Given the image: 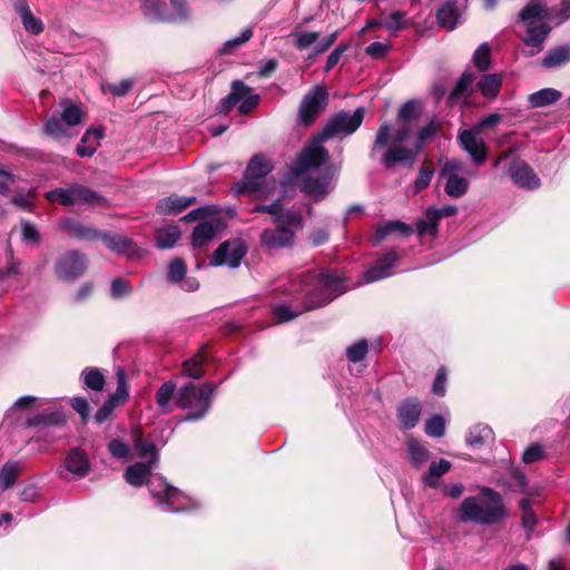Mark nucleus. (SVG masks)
<instances>
[{
	"mask_svg": "<svg viewBox=\"0 0 570 570\" xmlns=\"http://www.w3.org/2000/svg\"><path fill=\"white\" fill-rule=\"evenodd\" d=\"M302 283L306 286L303 299L306 311L322 307L345 292L344 278L332 272L305 274Z\"/></svg>",
	"mask_w": 570,
	"mask_h": 570,
	"instance_id": "obj_1",
	"label": "nucleus"
},
{
	"mask_svg": "<svg viewBox=\"0 0 570 570\" xmlns=\"http://www.w3.org/2000/svg\"><path fill=\"white\" fill-rule=\"evenodd\" d=\"M481 494L490 502L481 504L476 498H465L460 507V520L463 522L473 521L479 524H495L507 517V509L503 504L502 495L491 489L483 488Z\"/></svg>",
	"mask_w": 570,
	"mask_h": 570,
	"instance_id": "obj_2",
	"label": "nucleus"
},
{
	"mask_svg": "<svg viewBox=\"0 0 570 570\" xmlns=\"http://www.w3.org/2000/svg\"><path fill=\"white\" fill-rule=\"evenodd\" d=\"M216 385L206 382L196 386L193 382L186 383L181 386L175 396L177 407L183 410L194 409L195 411L188 412L184 416V421H198L202 420L212 406L213 396Z\"/></svg>",
	"mask_w": 570,
	"mask_h": 570,
	"instance_id": "obj_3",
	"label": "nucleus"
},
{
	"mask_svg": "<svg viewBox=\"0 0 570 570\" xmlns=\"http://www.w3.org/2000/svg\"><path fill=\"white\" fill-rule=\"evenodd\" d=\"M274 170V163L263 154H255L248 161L243 179L234 185L236 195L259 191L264 179Z\"/></svg>",
	"mask_w": 570,
	"mask_h": 570,
	"instance_id": "obj_4",
	"label": "nucleus"
},
{
	"mask_svg": "<svg viewBox=\"0 0 570 570\" xmlns=\"http://www.w3.org/2000/svg\"><path fill=\"white\" fill-rule=\"evenodd\" d=\"M46 199L51 203H58L62 206H73L76 204H86L89 206H106L107 199L91 188L73 184L68 188H55L46 193Z\"/></svg>",
	"mask_w": 570,
	"mask_h": 570,
	"instance_id": "obj_5",
	"label": "nucleus"
},
{
	"mask_svg": "<svg viewBox=\"0 0 570 570\" xmlns=\"http://www.w3.org/2000/svg\"><path fill=\"white\" fill-rule=\"evenodd\" d=\"M365 112L366 110L364 107H358L352 115L344 110L334 114L327 120L322 131H320V140L327 141L341 134L352 135L361 127Z\"/></svg>",
	"mask_w": 570,
	"mask_h": 570,
	"instance_id": "obj_6",
	"label": "nucleus"
},
{
	"mask_svg": "<svg viewBox=\"0 0 570 570\" xmlns=\"http://www.w3.org/2000/svg\"><path fill=\"white\" fill-rule=\"evenodd\" d=\"M324 141L320 140V132L313 141L306 145L298 154L291 171L298 177L313 169L320 168L330 159L328 150L322 146Z\"/></svg>",
	"mask_w": 570,
	"mask_h": 570,
	"instance_id": "obj_7",
	"label": "nucleus"
},
{
	"mask_svg": "<svg viewBox=\"0 0 570 570\" xmlns=\"http://www.w3.org/2000/svg\"><path fill=\"white\" fill-rule=\"evenodd\" d=\"M328 104V91L323 85L305 94L298 108V121L305 127L312 126Z\"/></svg>",
	"mask_w": 570,
	"mask_h": 570,
	"instance_id": "obj_8",
	"label": "nucleus"
},
{
	"mask_svg": "<svg viewBox=\"0 0 570 570\" xmlns=\"http://www.w3.org/2000/svg\"><path fill=\"white\" fill-rule=\"evenodd\" d=\"M87 269L86 256L78 249H71L60 255L53 266V272L60 281H75Z\"/></svg>",
	"mask_w": 570,
	"mask_h": 570,
	"instance_id": "obj_9",
	"label": "nucleus"
},
{
	"mask_svg": "<svg viewBox=\"0 0 570 570\" xmlns=\"http://www.w3.org/2000/svg\"><path fill=\"white\" fill-rule=\"evenodd\" d=\"M116 377V391L108 396L102 406L95 414V421L97 424H102L108 419H110L114 413V410L116 407L124 405L129 399L127 375L122 367L117 368Z\"/></svg>",
	"mask_w": 570,
	"mask_h": 570,
	"instance_id": "obj_10",
	"label": "nucleus"
},
{
	"mask_svg": "<svg viewBox=\"0 0 570 570\" xmlns=\"http://www.w3.org/2000/svg\"><path fill=\"white\" fill-rule=\"evenodd\" d=\"M247 253V248L239 239H228L223 242L210 257L212 266H228L236 268L240 265Z\"/></svg>",
	"mask_w": 570,
	"mask_h": 570,
	"instance_id": "obj_11",
	"label": "nucleus"
},
{
	"mask_svg": "<svg viewBox=\"0 0 570 570\" xmlns=\"http://www.w3.org/2000/svg\"><path fill=\"white\" fill-rule=\"evenodd\" d=\"M295 238L296 233L294 229L276 225V228L264 229L259 236V242L266 249L277 250L293 247Z\"/></svg>",
	"mask_w": 570,
	"mask_h": 570,
	"instance_id": "obj_12",
	"label": "nucleus"
},
{
	"mask_svg": "<svg viewBox=\"0 0 570 570\" xmlns=\"http://www.w3.org/2000/svg\"><path fill=\"white\" fill-rule=\"evenodd\" d=\"M59 229L71 238L87 242L101 240L104 234L102 230L71 217L60 218Z\"/></svg>",
	"mask_w": 570,
	"mask_h": 570,
	"instance_id": "obj_13",
	"label": "nucleus"
},
{
	"mask_svg": "<svg viewBox=\"0 0 570 570\" xmlns=\"http://www.w3.org/2000/svg\"><path fill=\"white\" fill-rule=\"evenodd\" d=\"M101 242H104L108 249L118 255H125L131 259L141 257V249L126 235L104 232Z\"/></svg>",
	"mask_w": 570,
	"mask_h": 570,
	"instance_id": "obj_14",
	"label": "nucleus"
},
{
	"mask_svg": "<svg viewBox=\"0 0 570 570\" xmlns=\"http://www.w3.org/2000/svg\"><path fill=\"white\" fill-rule=\"evenodd\" d=\"M226 222L220 217H214L208 222L198 223L193 230L191 244L194 247H204L217 233L226 228Z\"/></svg>",
	"mask_w": 570,
	"mask_h": 570,
	"instance_id": "obj_15",
	"label": "nucleus"
},
{
	"mask_svg": "<svg viewBox=\"0 0 570 570\" xmlns=\"http://www.w3.org/2000/svg\"><path fill=\"white\" fill-rule=\"evenodd\" d=\"M400 256L396 252L390 250L380 256L375 263L364 273L367 283L377 282L392 275V268L396 265Z\"/></svg>",
	"mask_w": 570,
	"mask_h": 570,
	"instance_id": "obj_16",
	"label": "nucleus"
},
{
	"mask_svg": "<svg viewBox=\"0 0 570 570\" xmlns=\"http://www.w3.org/2000/svg\"><path fill=\"white\" fill-rule=\"evenodd\" d=\"M420 154L415 150L414 146L411 148L392 144L383 154L381 158V163L384 165L385 168L391 169L396 164H405L409 163V166H412L414 161L416 160L417 156Z\"/></svg>",
	"mask_w": 570,
	"mask_h": 570,
	"instance_id": "obj_17",
	"label": "nucleus"
},
{
	"mask_svg": "<svg viewBox=\"0 0 570 570\" xmlns=\"http://www.w3.org/2000/svg\"><path fill=\"white\" fill-rule=\"evenodd\" d=\"M513 181L529 189H535L540 186V179L529 164L521 159H514L509 168Z\"/></svg>",
	"mask_w": 570,
	"mask_h": 570,
	"instance_id": "obj_18",
	"label": "nucleus"
},
{
	"mask_svg": "<svg viewBox=\"0 0 570 570\" xmlns=\"http://www.w3.org/2000/svg\"><path fill=\"white\" fill-rule=\"evenodd\" d=\"M422 413V404L417 397H407L397 407L396 416L401 426L410 430L416 426Z\"/></svg>",
	"mask_w": 570,
	"mask_h": 570,
	"instance_id": "obj_19",
	"label": "nucleus"
},
{
	"mask_svg": "<svg viewBox=\"0 0 570 570\" xmlns=\"http://www.w3.org/2000/svg\"><path fill=\"white\" fill-rule=\"evenodd\" d=\"M462 148L470 154L476 165L485 161L488 147L483 140H478L473 129H465L459 134Z\"/></svg>",
	"mask_w": 570,
	"mask_h": 570,
	"instance_id": "obj_20",
	"label": "nucleus"
},
{
	"mask_svg": "<svg viewBox=\"0 0 570 570\" xmlns=\"http://www.w3.org/2000/svg\"><path fill=\"white\" fill-rule=\"evenodd\" d=\"M65 466L70 473L81 479L90 471V460L83 449L72 448L65 459Z\"/></svg>",
	"mask_w": 570,
	"mask_h": 570,
	"instance_id": "obj_21",
	"label": "nucleus"
},
{
	"mask_svg": "<svg viewBox=\"0 0 570 570\" xmlns=\"http://www.w3.org/2000/svg\"><path fill=\"white\" fill-rule=\"evenodd\" d=\"M196 202L195 196L170 195L158 200L156 210L160 215L179 214Z\"/></svg>",
	"mask_w": 570,
	"mask_h": 570,
	"instance_id": "obj_22",
	"label": "nucleus"
},
{
	"mask_svg": "<svg viewBox=\"0 0 570 570\" xmlns=\"http://www.w3.org/2000/svg\"><path fill=\"white\" fill-rule=\"evenodd\" d=\"M253 91V88L247 86L242 80H234L232 82V90L230 92L224 97L218 107L217 110L219 114L228 115L229 111L239 104L246 95Z\"/></svg>",
	"mask_w": 570,
	"mask_h": 570,
	"instance_id": "obj_23",
	"label": "nucleus"
},
{
	"mask_svg": "<svg viewBox=\"0 0 570 570\" xmlns=\"http://www.w3.org/2000/svg\"><path fill=\"white\" fill-rule=\"evenodd\" d=\"M460 6L458 0H448L436 10V22L441 28L454 30L460 19Z\"/></svg>",
	"mask_w": 570,
	"mask_h": 570,
	"instance_id": "obj_24",
	"label": "nucleus"
},
{
	"mask_svg": "<svg viewBox=\"0 0 570 570\" xmlns=\"http://www.w3.org/2000/svg\"><path fill=\"white\" fill-rule=\"evenodd\" d=\"M14 11L20 16L26 31L31 35H39L43 31L42 21L32 14L27 0H17Z\"/></svg>",
	"mask_w": 570,
	"mask_h": 570,
	"instance_id": "obj_25",
	"label": "nucleus"
},
{
	"mask_svg": "<svg viewBox=\"0 0 570 570\" xmlns=\"http://www.w3.org/2000/svg\"><path fill=\"white\" fill-rule=\"evenodd\" d=\"M67 423V416L61 410H46L28 417L26 425L31 426H61Z\"/></svg>",
	"mask_w": 570,
	"mask_h": 570,
	"instance_id": "obj_26",
	"label": "nucleus"
},
{
	"mask_svg": "<svg viewBox=\"0 0 570 570\" xmlns=\"http://www.w3.org/2000/svg\"><path fill=\"white\" fill-rule=\"evenodd\" d=\"M154 463L151 462H136L129 465L125 472V479L127 483L132 487L139 488L148 482V478L151 474Z\"/></svg>",
	"mask_w": 570,
	"mask_h": 570,
	"instance_id": "obj_27",
	"label": "nucleus"
},
{
	"mask_svg": "<svg viewBox=\"0 0 570 570\" xmlns=\"http://www.w3.org/2000/svg\"><path fill=\"white\" fill-rule=\"evenodd\" d=\"M134 438V445L139 456L149 458L148 462L156 463L158 459V450L155 443L147 442L144 439V431L141 426H136L131 430Z\"/></svg>",
	"mask_w": 570,
	"mask_h": 570,
	"instance_id": "obj_28",
	"label": "nucleus"
},
{
	"mask_svg": "<svg viewBox=\"0 0 570 570\" xmlns=\"http://www.w3.org/2000/svg\"><path fill=\"white\" fill-rule=\"evenodd\" d=\"M413 232L414 229L410 224L403 223L401 220H389L383 225L377 226L374 237L376 243H380L392 234H400L406 237L410 236Z\"/></svg>",
	"mask_w": 570,
	"mask_h": 570,
	"instance_id": "obj_29",
	"label": "nucleus"
},
{
	"mask_svg": "<svg viewBox=\"0 0 570 570\" xmlns=\"http://www.w3.org/2000/svg\"><path fill=\"white\" fill-rule=\"evenodd\" d=\"M570 61V43H566L548 50L541 65L547 69L564 66Z\"/></svg>",
	"mask_w": 570,
	"mask_h": 570,
	"instance_id": "obj_30",
	"label": "nucleus"
},
{
	"mask_svg": "<svg viewBox=\"0 0 570 570\" xmlns=\"http://www.w3.org/2000/svg\"><path fill=\"white\" fill-rule=\"evenodd\" d=\"M327 177L305 176L301 181V190L307 196L323 198L327 195Z\"/></svg>",
	"mask_w": 570,
	"mask_h": 570,
	"instance_id": "obj_31",
	"label": "nucleus"
},
{
	"mask_svg": "<svg viewBox=\"0 0 570 570\" xmlns=\"http://www.w3.org/2000/svg\"><path fill=\"white\" fill-rule=\"evenodd\" d=\"M60 106L62 108L60 118L65 125L72 127L82 122L86 112L80 105H77L71 100H62Z\"/></svg>",
	"mask_w": 570,
	"mask_h": 570,
	"instance_id": "obj_32",
	"label": "nucleus"
},
{
	"mask_svg": "<svg viewBox=\"0 0 570 570\" xmlns=\"http://www.w3.org/2000/svg\"><path fill=\"white\" fill-rule=\"evenodd\" d=\"M527 26V37L523 42L529 47H540L551 31V27L547 22H540L539 24L529 22Z\"/></svg>",
	"mask_w": 570,
	"mask_h": 570,
	"instance_id": "obj_33",
	"label": "nucleus"
},
{
	"mask_svg": "<svg viewBox=\"0 0 570 570\" xmlns=\"http://www.w3.org/2000/svg\"><path fill=\"white\" fill-rule=\"evenodd\" d=\"M493 440V431L487 424H476L470 429L465 442L472 448H481Z\"/></svg>",
	"mask_w": 570,
	"mask_h": 570,
	"instance_id": "obj_34",
	"label": "nucleus"
},
{
	"mask_svg": "<svg viewBox=\"0 0 570 570\" xmlns=\"http://www.w3.org/2000/svg\"><path fill=\"white\" fill-rule=\"evenodd\" d=\"M416 233L419 236L431 235L435 237L438 235L439 220L434 207H428L424 217L416 222Z\"/></svg>",
	"mask_w": 570,
	"mask_h": 570,
	"instance_id": "obj_35",
	"label": "nucleus"
},
{
	"mask_svg": "<svg viewBox=\"0 0 570 570\" xmlns=\"http://www.w3.org/2000/svg\"><path fill=\"white\" fill-rule=\"evenodd\" d=\"M476 86L485 98L494 99L502 87V77L498 73L484 75Z\"/></svg>",
	"mask_w": 570,
	"mask_h": 570,
	"instance_id": "obj_36",
	"label": "nucleus"
},
{
	"mask_svg": "<svg viewBox=\"0 0 570 570\" xmlns=\"http://www.w3.org/2000/svg\"><path fill=\"white\" fill-rule=\"evenodd\" d=\"M561 96V91L554 88H543L529 96V104L532 108H541L557 102Z\"/></svg>",
	"mask_w": 570,
	"mask_h": 570,
	"instance_id": "obj_37",
	"label": "nucleus"
},
{
	"mask_svg": "<svg viewBox=\"0 0 570 570\" xmlns=\"http://www.w3.org/2000/svg\"><path fill=\"white\" fill-rule=\"evenodd\" d=\"M176 389L177 386L174 381H166L158 387L156 392V403L165 414L173 412V407L169 402L174 397Z\"/></svg>",
	"mask_w": 570,
	"mask_h": 570,
	"instance_id": "obj_38",
	"label": "nucleus"
},
{
	"mask_svg": "<svg viewBox=\"0 0 570 570\" xmlns=\"http://www.w3.org/2000/svg\"><path fill=\"white\" fill-rule=\"evenodd\" d=\"M181 232L177 225H170L161 228L156 235V245L160 249L173 248L179 240Z\"/></svg>",
	"mask_w": 570,
	"mask_h": 570,
	"instance_id": "obj_39",
	"label": "nucleus"
},
{
	"mask_svg": "<svg viewBox=\"0 0 570 570\" xmlns=\"http://www.w3.org/2000/svg\"><path fill=\"white\" fill-rule=\"evenodd\" d=\"M441 124L431 120L429 124L419 129L416 139L413 144L415 150L421 154L424 147L438 135Z\"/></svg>",
	"mask_w": 570,
	"mask_h": 570,
	"instance_id": "obj_40",
	"label": "nucleus"
},
{
	"mask_svg": "<svg viewBox=\"0 0 570 570\" xmlns=\"http://www.w3.org/2000/svg\"><path fill=\"white\" fill-rule=\"evenodd\" d=\"M549 10L546 6L538 3V2H529L520 12H519V19L521 21L527 22H534V19L540 20L541 22H544L543 20H547L549 18Z\"/></svg>",
	"mask_w": 570,
	"mask_h": 570,
	"instance_id": "obj_41",
	"label": "nucleus"
},
{
	"mask_svg": "<svg viewBox=\"0 0 570 570\" xmlns=\"http://www.w3.org/2000/svg\"><path fill=\"white\" fill-rule=\"evenodd\" d=\"M83 385L95 392H101L106 385V379L102 372L97 367H86L81 372Z\"/></svg>",
	"mask_w": 570,
	"mask_h": 570,
	"instance_id": "obj_42",
	"label": "nucleus"
},
{
	"mask_svg": "<svg viewBox=\"0 0 570 570\" xmlns=\"http://www.w3.org/2000/svg\"><path fill=\"white\" fill-rule=\"evenodd\" d=\"M421 112L422 104L416 99H410L400 107L396 120L401 124H410L419 119Z\"/></svg>",
	"mask_w": 570,
	"mask_h": 570,
	"instance_id": "obj_43",
	"label": "nucleus"
},
{
	"mask_svg": "<svg viewBox=\"0 0 570 570\" xmlns=\"http://www.w3.org/2000/svg\"><path fill=\"white\" fill-rule=\"evenodd\" d=\"M475 80V75L471 71H464L459 80L456 81L454 88L450 92L448 97V105H453L456 102L459 98H461L468 89L472 86Z\"/></svg>",
	"mask_w": 570,
	"mask_h": 570,
	"instance_id": "obj_44",
	"label": "nucleus"
},
{
	"mask_svg": "<svg viewBox=\"0 0 570 570\" xmlns=\"http://www.w3.org/2000/svg\"><path fill=\"white\" fill-rule=\"evenodd\" d=\"M435 167L431 159L425 158L420 167L419 175L414 180L415 194L426 189L434 175Z\"/></svg>",
	"mask_w": 570,
	"mask_h": 570,
	"instance_id": "obj_45",
	"label": "nucleus"
},
{
	"mask_svg": "<svg viewBox=\"0 0 570 570\" xmlns=\"http://www.w3.org/2000/svg\"><path fill=\"white\" fill-rule=\"evenodd\" d=\"M43 131L46 135L56 140L70 137L67 125H65L61 118L57 116H51L46 120L43 125Z\"/></svg>",
	"mask_w": 570,
	"mask_h": 570,
	"instance_id": "obj_46",
	"label": "nucleus"
},
{
	"mask_svg": "<svg viewBox=\"0 0 570 570\" xmlns=\"http://www.w3.org/2000/svg\"><path fill=\"white\" fill-rule=\"evenodd\" d=\"M206 362L207 356L200 353L183 363V372L191 379L200 380L205 375L203 366Z\"/></svg>",
	"mask_w": 570,
	"mask_h": 570,
	"instance_id": "obj_47",
	"label": "nucleus"
},
{
	"mask_svg": "<svg viewBox=\"0 0 570 570\" xmlns=\"http://www.w3.org/2000/svg\"><path fill=\"white\" fill-rule=\"evenodd\" d=\"M469 189V180L458 175L448 177L444 190L450 197L459 198L466 194Z\"/></svg>",
	"mask_w": 570,
	"mask_h": 570,
	"instance_id": "obj_48",
	"label": "nucleus"
},
{
	"mask_svg": "<svg viewBox=\"0 0 570 570\" xmlns=\"http://www.w3.org/2000/svg\"><path fill=\"white\" fill-rule=\"evenodd\" d=\"M273 222L278 226H286L294 230L303 228L302 214L292 209H282L278 218H273Z\"/></svg>",
	"mask_w": 570,
	"mask_h": 570,
	"instance_id": "obj_49",
	"label": "nucleus"
},
{
	"mask_svg": "<svg viewBox=\"0 0 570 570\" xmlns=\"http://www.w3.org/2000/svg\"><path fill=\"white\" fill-rule=\"evenodd\" d=\"M20 471L18 462H7L0 470V481L2 490H8L17 482Z\"/></svg>",
	"mask_w": 570,
	"mask_h": 570,
	"instance_id": "obj_50",
	"label": "nucleus"
},
{
	"mask_svg": "<svg viewBox=\"0 0 570 570\" xmlns=\"http://www.w3.org/2000/svg\"><path fill=\"white\" fill-rule=\"evenodd\" d=\"M451 469V462L441 459L440 461H433L429 466V473L424 478V482L429 487H435L436 485V479L444 475L446 472H449Z\"/></svg>",
	"mask_w": 570,
	"mask_h": 570,
	"instance_id": "obj_51",
	"label": "nucleus"
},
{
	"mask_svg": "<svg viewBox=\"0 0 570 570\" xmlns=\"http://www.w3.org/2000/svg\"><path fill=\"white\" fill-rule=\"evenodd\" d=\"M253 37V30L246 28L242 31L239 37L227 40L223 47L218 50L219 56L233 55L240 46L246 43Z\"/></svg>",
	"mask_w": 570,
	"mask_h": 570,
	"instance_id": "obj_52",
	"label": "nucleus"
},
{
	"mask_svg": "<svg viewBox=\"0 0 570 570\" xmlns=\"http://www.w3.org/2000/svg\"><path fill=\"white\" fill-rule=\"evenodd\" d=\"M179 494L178 489L166 483L164 490L160 493H155L154 497L158 498L161 504L167 505V511L178 512L180 509L176 507V500Z\"/></svg>",
	"mask_w": 570,
	"mask_h": 570,
	"instance_id": "obj_53",
	"label": "nucleus"
},
{
	"mask_svg": "<svg viewBox=\"0 0 570 570\" xmlns=\"http://www.w3.org/2000/svg\"><path fill=\"white\" fill-rule=\"evenodd\" d=\"M186 273L187 266L184 259L176 257L168 265L167 281L173 284L179 283L185 278Z\"/></svg>",
	"mask_w": 570,
	"mask_h": 570,
	"instance_id": "obj_54",
	"label": "nucleus"
},
{
	"mask_svg": "<svg viewBox=\"0 0 570 570\" xmlns=\"http://www.w3.org/2000/svg\"><path fill=\"white\" fill-rule=\"evenodd\" d=\"M391 130L392 128L387 122H384L379 127L372 149L370 151L371 158H375L376 151L387 146L391 139Z\"/></svg>",
	"mask_w": 570,
	"mask_h": 570,
	"instance_id": "obj_55",
	"label": "nucleus"
},
{
	"mask_svg": "<svg viewBox=\"0 0 570 570\" xmlns=\"http://www.w3.org/2000/svg\"><path fill=\"white\" fill-rule=\"evenodd\" d=\"M473 63L480 71H487L491 65V48L488 43H482L473 53Z\"/></svg>",
	"mask_w": 570,
	"mask_h": 570,
	"instance_id": "obj_56",
	"label": "nucleus"
},
{
	"mask_svg": "<svg viewBox=\"0 0 570 570\" xmlns=\"http://www.w3.org/2000/svg\"><path fill=\"white\" fill-rule=\"evenodd\" d=\"M220 213V208L216 205H206L198 207L196 209L190 210L187 215H185L181 220L185 222H195L198 219H204L209 216H216Z\"/></svg>",
	"mask_w": 570,
	"mask_h": 570,
	"instance_id": "obj_57",
	"label": "nucleus"
},
{
	"mask_svg": "<svg viewBox=\"0 0 570 570\" xmlns=\"http://www.w3.org/2000/svg\"><path fill=\"white\" fill-rule=\"evenodd\" d=\"M368 352V344L366 340H361L351 345L346 350V357L352 363H358L366 357Z\"/></svg>",
	"mask_w": 570,
	"mask_h": 570,
	"instance_id": "obj_58",
	"label": "nucleus"
},
{
	"mask_svg": "<svg viewBox=\"0 0 570 570\" xmlns=\"http://www.w3.org/2000/svg\"><path fill=\"white\" fill-rule=\"evenodd\" d=\"M425 433L433 438H441L445 432V421L441 415H432L425 422Z\"/></svg>",
	"mask_w": 570,
	"mask_h": 570,
	"instance_id": "obj_59",
	"label": "nucleus"
},
{
	"mask_svg": "<svg viewBox=\"0 0 570 570\" xmlns=\"http://www.w3.org/2000/svg\"><path fill=\"white\" fill-rule=\"evenodd\" d=\"M134 80L132 79H122L118 82H107L102 85V89L107 90L111 95L116 97H122L126 96L132 88Z\"/></svg>",
	"mask_w": 570,
	"mask_h": 570,
	"instance_id": "obj_60",
	"label": "nucleus"
},
{
	"mask_svg": "<svg viewBox=\"0 0 570 570\" xmlns=\"http://www.w3.org/2000/svg\"><path fill=\"white\" fill-rule=\"evenodd\" d=\"M21 237L22 242L31 245H39L41 242V236L38 229L30 222L21 223Z\"/></svg>",
	"mask_w": 570,
	"mask_h": 570,
	"instance_id": "obj_61",
	"label": "nucleus"
},
{
	"mask_svg": "<svg viewBox=\"0 0 570 570\" xmlns=\"http://www.w3.org/2000/svg\"><path fill=\"white\" fill-rule=\"evenodd\" d=\"M405 16L404 11H394L384 20L383 26L393 32L402 30L406 27Z\"/></svg>",
	"mask_w": 570,
	"mask_h": 570,
	"instance_id": "obj_62",
	"label": "nucleus"
},
{
	"mask_svg": "<svg viewBox=\"0 0 570 570\" xmlns=\"http://www.w3.org/2000/svg\"><path fill=\"white\" fill-rule=\"evenodd\" d=\"M351 48L350 42H341L327 57L324 69L331 71L341 60L344 52Z\"/></svg>",
	"mask_w": 570,
	"mask_h": 570,
	"instance_id": "obj_63",
	"label": "nucleus"
},
{
	"mask_svg": "<svg viewBox=\"0 0 570 570\" xmlns=\"http://www.w3.org/2000/svg\"><path fill=\"white\" fill-rule=\"evenodd\" d=\"M409 454L414 464H420L426 461L429 452L419 441L412 440L409 442Z\"/></svg>",
	"mask_w": 570,
	"mask_h": 570,
	"instance_id": "obj_64",
	"label": "nucleus"
}]
</instances>
